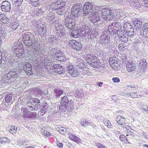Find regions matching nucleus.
<instances>
[{
  "label": "nucleus",
  "mask_w": 148,
  "mask_h": 148,
  "mask_svg": "<svg viewBox=\"0 0 148 148\" xmlns=\"http://www.w3.org/2000/svg\"><path fill=\"white\" fill-rule=\"evenodd\" d=\"M66 2L62 0L51 3L47 5V8L50 11H54L58 15H62L64 13Z\"/></svg>",
  "instance_id": "nucleus-1"
},
{
  "label": "nucleus",
  "mask_w": 148,
  "mask_h": 148,
  "mask_svg": "<svg viewBox=\"0 0 148 148\" xmlns=\"http://www.w3.org/2000/svg\"><path fill=\"white\" fill-rule=\"evenodd\" d=\"M32 48L34 50L31 59L32 61H34L37 63V59L40 58L43 53L44 50L41 46L40 43L37 40H34L33 43Z\"/></svg>",
  "instance_id": "nucleus-2"
},
{
  "label": "nucleus",
  "mask_w": 148,
  "mask_h": 148,
  "mask_svg": "<svg viewBox=\"0 0 148 148\" xmlns=\"http://www.w3.org/2000/svg\"><path fill=\"white\" fill-rule=\"evenodd\" d=\"M18 76L17 73L15 71H10L7 74L0 76V84L5 83H11L14 82Z\"/></svg>",
  "instance_id": "nucleus-3"
},
{
  "label": "nucleus",
  "mask_w": 148,
  "mask_h": 148,
  "mask_svg": "<svg viewBox=\"0 0 148 148\" xmlns=\"http://www.w3.org/2000/svg\"><path fill=\"white\" fill-rule=\"evenodd\" d=\"M110 33V35L113 36L116 34H118L123 33L121 23L119 22L112 23L105 27Z\"/></svg>",
  "instance_id": "nucleus-4"
},
{
  "label": "nucleus",
  "mask_w": 148,
  "mask_h": 148,
  "mask_svg": "<svg viewBox=\"0 0 148 148\" xmlns=\"http://www.w3.org/2000/svg\"><path fill=\"white\" fill-rule=\"evenodd\" d=\"M101 10L99 11V14H101L103 20L108 21L114 18L115 14L114 10L106 8Z\"/></svg>",
  "instance_id": "nucleus-5"
},
{
  "label": "nucleus",
  "mask_w": 148,
  "mask_h": 148,
  "mask_svg": "<svg viewBox=\"0 0 148 148\" xmlns=\"http://www.w3.org/2000/svg\"><path fill=\"white\" fill-rule=\"evenodd\" d=\"M49 53L52 58L56 60L62 62H64L66 60V58L62 52L57 48L52 49Z\"/></svg>",
  "instance_id": "nucleus-6"
},
{
  "label": "nucleus",
  "mask_w": 148,
  "mask_h": 148,
  "mask_svg": "<svg viewBox=\"0 0 148 148\" xmlns=\"http://www.w3.org/2000/svg\"><path fill=\"white\" fill-rule=\"evenodd\" d=\"M110 33L108 31L106 27L104 28L102 32V35H101L99 38V42L101 44L107 46L110 43Z\"/></svg>",
  "instance_id": "nucleus-7"
},
{
  "label": "nucleus",
  "mask_w": 148,
  "mask_h": 148,
  "mask_svg": "<svg viewBox=\"0 0 148 148\" xmlns=\"http://www.w3.org/2000/svg\"><path fill=\"white\" fill-rule=\"evenodd\" d=\"M85 59L86 62L94 68H98L101 65L99 60L97 57L92 54H87L85 57Z\"/></svg>",
  "instance_id": "nucleus-8"
},
{
  "label": "nucleus",
  "mask_w": 148,
  "mask_h": 148,
  "mask_svg": "<svg viewBox=\"0 0 148 148\" xmlns=\"http://www.w3.org/2000/svg\"><path fill=\"white\" fill-rule=\"evenodd\" d=\"M34 35L29 32H26L23 35L22 40L24 44L28 47L32 45L34 42Z\"/></svg>",
  "instance_id": "nucleus-9"
},
{
  "label": "nucleus",
  "mask_w": 148,
  "mask_h": 148,
  "mask_svg": "<svg viewBox=\"0 0 148 148\" xmlns=\"http://www.w3.org/2000/svg\"><path fill=\"white\" fill-rule=\"evenodd\" d=\"M29 102L27 105L31 111L37 110L40 107V100L37 99L32 98L30 99Z\"/></svg>",
  "instance_id": "nucleus-10"
},
{
  "label": "nucleus",
  "mask_w": 148,
  "mask_h": 148,
  "mask_svg": "<svg viewBox=\"0 0 148 148\" xmlns=\"http://www.w3.org/2000/svg\"><path fill=\"white\" fill-rule=\"evenodd\" d=\"M82 5L80 3L74 4L72 7L71 13L73 16L75 18L81 14L82 10Z\"/></svg>",
  "instance_id": "nucleus-11"
},
{
  "label": "nucleus",
  "mask_w": 148,
  "mask_h": 148,
  "mask_svg": "<svg viewBox=\"0 0 148 148\" xmlns=\"http://www.w3.org/2000/svg\"><path fill=\"white\" fill-rule=\"evenodd\" d=\"M61 102L58 103V105H55V108H57V110H59L63 112H65L66 111H68L67 108L66 103L67 101V97L66 96H64L60 100Z\"/></svg>",
  "instance_id": "nucleus-12"
},
{
  "label": "nucleus",
  "mask_w": 148,
  "mask_h": 148,
  "mask_svg": "<svg viewBox=\"0 0 148 148\" xmlns=\"http://www.w3.org/2000/svg\"><path fill=\"white\" fill-rule=\"evenodd\" d=\"M76 22L75 18H73L69 16L65 19L64 24L69 29H71L75 28Z\"/></svg>",
  "instance_id": "nucleus-13"
},
{
  "label": "nucleus",
  "mask_w": 148,
  "mask_h": 148,
  "mask_svg": "<svg viewBox=\"0 0 148 148\" xmlns=\"http://www.w3.org/2000/svg\"><path fill=\"white\" fill-rule=\"evenodd\" d=\"M124 31L131 38H133L135 36L134 29L132 25L130 23H126L123 25V27Z\"/></svg>",
  "instance_id": "nucleus-14"
},
{
  "label": "nucleus",
  "mask_w": 148,
  "mask_h": 148,
  "mask_svg": "<svg viewBox=\"0 0 148 148\" xmlns=\"http://www.w3.org/2000/svg\"><path fill=\"white\" fill-rule=\"evenodd\" d=\"M58 26H55L56 35V38L61 37L64 36L65 34L66 31L64 29L63 26L61 24H59L57 25Z\"/></svg>",
  "instance_id": "nucleus-15"
},
{
  "label": "nucleus",
  "mask_w": 148,
  "mask_h": 148,
  "mask_svg": "<svg viewBox=\"0 0 148 148\" xmlns=\"http://www.w3.org/2000/svg\"><path fill=\"white\" fill-rule=\"evenodd\" d=\"M35 26L37 29V31L42 38H44L47 35V32L46 26L42 25H39L36 23Z\"/></svg>",
  "instance_id": "nucleus-16"
},
{
  "label": "nucleus",
  "mask_w": 148,
  "mask_h": 148,
  "mask_svg": "<svg viewBox=\"0 0 148 148\" xmlns=\"http://www.w3.org/2000/svg\"><path fill=\"white\" fill-rule=\"evenodd\" d=\"M69 45L72 49H76L78 51L80 50L82 48L81 44L78 41L74 40L69 41Z\"/></svg>",
  "instance_id": "nucleus-17"
},
{
  "label": "nucleus",
  "mask_w": 148,
  "mask_h": 148,
  "mask_svg": "<svg viewBox=\"0 0 148 148\" xmlns=\"http://www.w3.org/2000/svg\"><path fill=\"white\" fill-rule=\"evenodd\" d=\"M77 29L79 36L83 37L85 36L90 30L89 27L85 25L77 28Z\"/></svg>",
  "instance_id": "nucleus-18"
},
{
  "label": "nucleus",
  "mask_w": 148,
  "mask_h": 148,
  "mask_svg": "<svg viewBox=\"0 0 148 148\" xmlns=\"http://www.w3.org/2000/svg\"><path fill=\"white\" fill-rule=\"evenodd\" d=\"M47 18L50 24H54L55 26H58L57 25L60 24L59 23V21L57 19H55V14L53 13L50 12L48 14Z\"/></svg>",
  "instance_id": "nucleus-19"
},
{
  "label": "nucleus",
  "mask_w": 148,
  "mask_h": 148,
  "mask_svg": "<svg viewBox=\"0 0 148 148\" xmlns=\"http://www.w3.org/2000/svg\"><path fill=\"white\" fill-rule=\"evenodd\" d=\"M92 6L90 2L86 3L84 5L83 10L84 14L88 15L90 12H93L92 10Z\"/></svg>",
  "instance_id": "nucleus-20"
},
{
  "label": "nucleus",
  "mask_w": 148,
  "mask_h": 148,
  "mask_svg": "<svg viewBox=\"0 0 148 148\" xmlns=\"http://www.w3.org/2000/svg\"><path fill=\"white\" fill-rule=\"evenodd\" d=\"M22 65L23 69L28 75H31L32 74V66L29 63L26 62L25 64H22Z\"/></svg>",
  "instance_id": "nucleus-21"
},
{
  "label": "nucleus",
  "mask_w": 148,
  "mask_h": 148,
  "mask_svg": "<svg viewBox=\"0 0 148 148\" xmlns=\"http://www.w3.org/2000/svg\"><path fill=\"white\" fill-rule=\"evenodd\" d=\"M1 8L3 11L8 12L11 9L10 4L7 1H3L1 4Z\"/></svg>",
  "instance_id": "nucleus-22"
},
{
  "label": "nucleus",
  "mask_w": 148,
  "mask_h": 148,
  "mask_svg": "<svg viewBox=\"0 0 148 148\" xmlns=\"http://www.w3.org/2000/svg\"><path fill=\"white\" fill-rule=\"evenodd\" d=\"M52 68L55 72L59 74H62L64 72L63 67L59 64H55L53 65Z\"/></svg>",
  "instance_id": "nucleus-23"
},
{
  "label": "nucleus",
  "mask_w": 148,
  "mask_h": 148,
  "mask_svg": "<svg viewBox=\"0 0 148 148\" xmlns=\"http://www.w3.org/2000/svg\"><path fill=\"white\" fill-rule=\"evenodd\" d=\"M140 34L146 38H148V23L143 25L142 29L140 31Z\"/></svg>",
  "instance_id": "nucleus-24"
},
{
  "label": "nucleus",
  "mask_w": 148,
  "mask_h": 148,
  "mask_svg": "<svg viewBox=\"0 0 148 148\" xmlns=\"http://www.w3.org/2000/svg\"><path fill=\"white\" fill-rule=\"evenodd\" d=\"M82 62V61L81 59H79V60H78L76 58L74 59V64L78 68L82 69L85 67V65L83 64Z\"/></svg>",
  "instance_id": "nucleus-25"
},
{
  "label": "nucleus",
  "mask_w": 148,
  "mask_h": 148,
  "mask_svg": "<svg viewBox=\"0 0 148 148\" xmlns=\"http://www.w3.org/2000/svg\"><path fill=\"white\" fill-rule=\"evenodd\" d=\"M88 38L91 40H94L98 35V31L96 29H94L88 33Z\"/></svg>",
  "instance_id": "nucleus-26"
},
{
  "label": "nucleus",
  "mask_w": 148,
  "mask_h": 148,
  "mask_svg": "<svg viewBox=\"0 0 148 148\" xmlns=\"http://www.w3.org/2000/svg\"><path fill=\"white\" fill-rule=\"evenodd\" d=\"M91 15L92 17L91 19V22L93 23L94 25H96V22L99 20V16L98 14L96 12H92Z\"/></svg>",
  "instance_id": "nucleus-27"
},
{
  "label": "nucleus",
  "mask_w": 148,
  "mask_h": 148,
  "mask_svg": "<svg viewBox=\"0 0 148 148\" xmlns=\"http://www.w3.org/2000/svg\"><path fill=\"white\" fill-rule=\"evenodd\" d=\"M120 40L122 42L127 43L129 40V37L128 34H122V33L118 35Z\"/></svg>",
  "instance_id": "nucleus-28"
},
{
  "label": "nucleus",
  "mask_w": 148,
  "mask_h": 148,
  "mask_svg": "<svg viewBox=\"0 0 148 148\" xmlns=\"http://www.w3.org/2000/svg\"><path fill=\"white\" fill-rule=\"evenodd\" d=\"M23 48V46L21 41H18L16 42H15L13 46L12 47V49L13 51H14L15 50H18Z\"/></svg>",
  "instance_id": "nucleus-29"
},
{
  "label": "nucleus",
  "mask_w": 148,
  "mask_h": 148,
  "mask_svg": "<svg viewBox=\"0 0 148 148\" xmlns=\"http://www.w3.org/2000/svg\"><path fill=\"white\" fill-rule=\"evenodd\" d=\"M132 20L133 23L135 28L138 29L141 27L142 22L139 18H134Z\"/></svg>",
  "instance_id": "nucleus-30"
},
{
  "label": "nucleus",
  "mask_w": 148,
  "mask_h": 148,
  "mask_svg": "<svg viewBox=\"0 0 148 148\" xmlns=\"http://www.w3.org/2000/svg\"><path fill=\"white\" fill-rule=\"evenodd\" d=\"M20 24L17 21H16L10 23L9 28L12 31H14L19 27Z\"/></svg>",
  "instance_id": "nucleus-31"
},
{
  "label": "nucleus",
  "mask_w": 148,
  "mask_h": 148,
  "mask_svg": "<svg viewBox=\"0 0 148 148\" xmlns=\"http://www.w3.org/2000/svg\"><path fill=\"white\" fill-rule=\"evenodd\" d=\"M10 19L7 16L3 14H0V21L3 23L7 24L10 22Z\"/></svg>",
  "instance_id": "nucleus-32"
},
{
  "label": "nucleus",
  "mask_w": 148,
  "mask_h": 148,
  "mask_svg": "<svg viewBox=\"0 0 148 148\" xmlns=\"http://www.w3.org/2000/svg\"><path fill=\"white\" fill-rule=\"evenodd\" d=\"M123 130L125 131H126L129 134V135H130L133 136H134V132L135 131L132 129L130 127L127 125H125L123 127Z\"/></svg>",
  "instance_id": "nucleus-33"
},
{
  "label": "nucleus",
  "mask_w": 148,
  "mask_h": 148,
  "mask_svg": "<svg viewBox=\"0 0 148 148\" xmlns=\"http://www.w3.org/2000/svg\"><path fill=\"white\" fill-rule=\"evenodd\" d=\"M126 69L127 71L129 72H132L133 71H135V67L133 64L131 62H128L126 64Z\"/></svg>",
  "instance_id": "nucleus-34"
},
{
  "label": "nucleus",
  "mask_w": 148,
  "mask_h": 148,
  "mask_svg": "<svg viewBox=\"0 0 148 148\" xmlns=\"http://www.w3.org/2000/svg\"><path fill=\"white\" fill-rule=\"evenodd\" d=\"M125 18V15L124 12L122 11L117 12L116 13V15L115 16L114 18L121 20Z\"/></svg>",
  "instance_id": "nucleus-35"
},
{
  "label": "nucleus",
  "mask_w": 148,
  "mask_h": 148,
  "mask_svg": "<svg viewBox=\"0 0 148 148\" xmlns=\"http://www.w3.org/2000/svg\"><path fill=\"white\" fill-rule=\"evenodd\" d=\"M147 66V63L145 59H142L139 61V66L140 67L143 71H144L145 70Z\"/></svg>",
  "instance_id": "nucleus-36"
},
{
  "label": "nucleus",
  "mask_w": 148,
  "mask_h": 148,
  "mask_svg": "<svg viewBox=\"0 0 148 148\" xmlns=\"http://www.w3.org/2000/svg\"><path fill=\"white\" fill-rule=\"evenodd\" d=\"M69 138L70 140L74 141L77 143H80L81 142V139L79 137L71 134L69 133Z\"/></svg>",
  "instance_id": "nucleus-37"
},
{
  "label": "nucleus",
  "mask_w": 148,
  "mask_h": 148,
  "mask_svg": "<svg viewBox=\"0 0 148 148\" xmlns=\"http://www.w3.org/2000/svg\"><path fill=\"white\" fill-rule=\"evenodd\" d=\"M116 120L119 124L121 125H124L125 123V119L120 115L117 116Z\"/></svg>",
  "instance_id": "nucleus-38"
},
{
  "label": "nucleus",
  "mask_w": 148,
  "mask_h": 148,
  "mask_svg": "<svg viewBox=\"0 0 148 148\" xmlns=\"http://www.w3.org/2000/svg\"><path fill=\"white\" fill-rule=\"evenodd\" d=\"M49 106L46 103H45L40 108V111L41 113V116H43L44 114L46 113L48 111Z\"/></svg>",
  "instance_id": "nucleus-39"
},
{
  "label": "nucleus",
  "mask_w": 148,
  "mask_h": 148,
  "mask_svg": "<svg viewBox=\"0 0 148 148\" xmlns=\"http://www.w3.org/2000/svg\"><path fill=\"white\" fill-rule=\"evenodd\" d=\"M21 112L23 114V116L24 118H28L30 117V112L26 108L22 107L21 109Z\"/></svg>",
  "instance_id": "nucleus-40"
},
{
  "label": "nucleus",
  "mask_w": 148,
  "mask_h": 148,
  "mask_svg": "<svg viewBox=\"0 0 148 148\" xmlns=\"http://www.w3.org/2000/svg\"><path fill=\"white\" fill-rule=\"evenodd\" d=\"M66 102H66V106L67 111H70L74 108V103L72 100L68 101L67 98V101Z\"/></svg>",
  "instance_id": "nucleus-41"
},
{
  "label": "nucleus",
  "mask_w": 148,
  "mask_h": 148,
  "mask_svg": "<svg viewBox=\"0 0 148 148\" xmlns=\"http://www.w3.org/2000/svg\"><path fill=\"white\" fill-rule=\"evenodd\" d=\"M114 57L110 58L109 60V62L110 66L112 69L114 68L115 66H117V62L115 60Z\"/></svg>",
  "instance_id": "nucleus-42"
},
{
  "label": "nucleus",
  "mask_w": 148,
  "mask_h": 148,
  "mask_svg": "<svg viewBox=\"0 0 148 148\" xmlns=\"http://www.w3.org/2000/svg\"><path fill=\"white\" fill-rule=\"evenodd\" d=\"M14 54L16 56L18 57H19L21 56H22L24 52V48L21 49L19 50L18 51V50H14L13 51Z\"/></svg>",
  "instance_id": "nucleus-43"
},
{
  "label": "nucleus",
  "mask_w": 148,
  "mask_h": 148,
  "mask_svg": "<svg viewBox=\"0 0 148 148\" xmlns=\"http://www.w3.org/2000/svg\"><path fill=\"white\" fill-rule=\"evenodd\" d=\"M51 60L48 57H46L44 59V65L46 69H48L51 65Z\"/></svg>",
  "instance_id": "nucleus-44"
},
{
  "label": "nucleus",
  "mask_w": 148,
  "mask_h": 148,
  "mask_svg": "<svg viewBox=\"0 0 148 148\" xmlns=\"http://www.w3.org/2000/svg\"><path fill=\"white\" fill-rule=\"evenodd\" d=\"M74 94L76 97H80L82 98L84 96L83 92L82 90L75 91Z\"/></svg>",
  "instance_id": "nucleus-45"
},
{
  "label": "nucleus",
  "mask_w": 148,
  "mask_h": 148,
  "mask_svg": "<svg viewBox=\"0 0 148 148\" xmlns=\"http://www.w3.org/2000/svg\"><path fill=\"white\" fill-rule=\"evenodd\" d=\"M70 35L71 37L74 38H77L79 36V34L78 33L77 28L76 29V31L73 30L70 34Z\"/></svg>",
  "instance_id": "nucleus-46"
},
{
  "label": "nucleus",
  "mask_w": 148,
  "mask_h": 148,
  "mask_svg": "<svg viewBox=\"0 0 148 148\" xmlns=\"http://www.w3.org/2000/svg\"><path fill=\"white\" fill-rule=\"evenodd\" d=\"M54 93L55 96L57 98L59 97L62 94L63 91L62 90L55 89L54 90Z\"/></svg>",
  "instance_id": "nucleus-47"
},
{
  "label": "nucleus",
  "mask_w": 148,
  "mask_h": 148,
  "mask_svg": "<svg viewBox=\"0 0 148 148\" xmlns=\"http://www.w3.org/2000/svg\"><path fill=\"white\" fill-rule=\"evenodd\" d=\"M12 98V95L11 94L8 93L5 95V101L9 103L11 101Z\"/></svg>",
  "instance_id": "nucleus-48"
},
{
  "label": "nucleus",
  "mask_w": 148,
  "mask_h": 148,
  "mask_svg": "<svg viewBox=\"0 0 148 148\" xmlns=\"http://www.w3.org/2000/svg\"><path fill=\"white\" fill-rule=\"evenodd\" d=\"M34 91L36 95L39 94L42 96L44 94V92L41 90V89L40 88V87H39L34 89Z\"/></svg>",
  "instance_id": "nucleus-49"
},
{
  "label": "nucleus",
  "mask_w": 148,
  "mask_h": 148,
  "mask_svg": "<svg viewBox=\"0 0 148 148\" xmlns=\"http://www.w3.org/2000/svg\"><path fill=\"white\" fill-rule=\"evenodd\" d=\"M33 11L34 12V14L37 16H40L44 13V12L41 10L40 8L35 9Z\"/></svg>",
  "instance_id": "nucleus-50"
},
{
  "label": "nucleus",
  "mask_w": 148,
  "mask_h": 148,
  "mask_svg": "<svg viewBox=\"0 0 148 148\" xmlns=\"http://www.w3.org/2000/svg\"><path fill=\"white\" fill-rule=\"evenodd\" d=\"M119 138L124 143H130L128 141L127 138L124 135H121L120 136Z\"/></svg>",
  "instance_id": "nucleus-51"
},
{
  "label": "nucleus",
  "mask_w": 148,
  "mask_h": 148,
  "mask_svg": "<svg viewBox=\"0 0 148 148\" xmlns=\"http://www.w3.org/2000/svg\"><path fill=\"white\" fill-rule=\"evenodd\" d=\"M39 0H30L29 3L33 6L38 7L39 5Z\"/></svg>",
  "instance_id": "nucleus-52"
},
{
  "label": "nucleus",
  "mask_w": 148,
  "mask_h": 148,
  "mask_svg": "<svg viewBox=\"0 0 148 148\" xmlns=\"http://www.w3.org/2000/svg\"><path fill=\"white\" fill-rule=\"evenodd\" d=\"M118 49L119 51H123L126 49V46L123 43H121L119 45Z\"/></svg>",
  "instance_id": "nucleus-53"
},
{
  "label": "nucleus",
  "mask_w": 148,
  "mask_h": 148,
  "mask_svg": "<svg viewBox=\"0 0 148 148\" xmlns=\"http://www.w3.org/2000/svg\"><path fill=\"white\" fill-rule=\"evenodd\" d=\"M104 123L105 125L108 128H112L113 127L110 121L108 120H105Z\"/></svg>",
  "instance_id": "nucleus-54"
},
{
  "label": "nucleus",
  "mask_w": 148,
  "mask_h": 148,
  "mask_svg": "<svg viewBox=\"0 0 148 148\" xmlns=\"http://www.w3.org/2000/svg\"><path fill=\"white\" fill-rule=\"evenodd\" d=\"M80 124L83 127H87L88 125H90V122H88L87 120H85L83 121H81L80 122Z\"/></svg>",
  "instance_id": "nucleus-55"
},
{
  "label": "nucleus",
  "mask_w": 148,
  "mask_h": 148,
  "mask_svg": "<svg viewBox=\"0 0 148 148\" xmlns=\"http://www.w3.org/2000/svg\"><path fill=\"white\" fill-rule=\"evenodd\" d=\"M139 92H132L130 93V96L132 98H136L138 97V95H139Z\"/></svg>",
  "instance_id": "nucleus-56"
},
{
  "label": "nucleus",
  "mask_w": 148,
  "mask_h": 148,
  "mask_svg": "<svg viewBox=\"0 0 148 148\" xmlns=\"http://www.w3.org/2000/svg\"><path fill=\"white\" fill-rule=\"evenodd\" d=\"M17 127L15 126H12L9 130L10 132L12 134L15 133L16 131Z\"/></svg>",
  "instance_id": "nucleus-57"
},
{
  "label": "nucleus",
  "mask_w": 148,
  "mask_h": 148,
  "mask_svg": "<svg viewBox=\"0 0 148 148\" xmlns=\"http://www.w3.org/2000/svg\"><path fill=\"white\" fill-rule=\"evenodd\" d=\"M70 74L73 77H76L78 75V72L77 69H75L71 72Z\"/></svg>",
  "instance_id": "nucleus-58"
},
{
  "label": "nucleus",
  "mask_w": 148,
  "mask_h": 148,
  "mask_svg": "<svg viewBox=\"0 0 148 148\" xmlns=\"http://www.w3.org/2000/svg\"><path fill=\"white\" fill-rule=\"evenodd\" d=\"M75 69L74 68L73 65L70 64L68 65L67 68V71L69 73H70L73 70Z\"/></svg>",
  "instance_id": "nucleus-59"
},
{
  "label": "nucleus",
  "mask_w": 148,
  "mask_h": 148,
  "mask_svg": "<svg viewBox=\"0 0 148 148\" xmlns=\"http://www.w3.org/2000/svg\"><path fill=\"white\" fill-rule=\"evenodd\" d=\"M140 3L138 2V1L137 0L136 3L135 2V3L133 4L132 7L136 9H138L140 7Z\"/></svg>",
  "instance_id": "nucleus-60"
},
{
  "label": "nucleus",
  "mask_w": 148,
  "mask_h": 148,
  "mask_svg": "<svg viewBox=\"0 0 148 148\" xmlns=\"http://www.w3.org/2000/svg\"><path fill=\"white\" fill-rule=\"evenodd\" d=\"M8 139L5 137H2L0 138V141L1 143L3 144L8 141Z\"/></svg>",
  "instance_id": "nucleus-61"
},
{
  "label": "nucleus",
  "mask_w": 148,
  "mask_h": 148,
  "mask_svg": "<svg viewBox=\"0 0 148 148\" xmlns=\"http://www.w3.org/2000/svg\"><path fill=\"white\" fill-rule=\"evenodd\" d=\"M29 114L30 117L29 118L35 119L37 116V114L35 112H30Z\"/></svg>",
  "instance_id": "nucleus-62"
},
{
  "label": "nucleus",
  "mask_w": 148,
  "mask_h": 148,
  "mask_svg": "<svg viewBox=\"0 0 148 148\" xmlns=\"http://www.w3.org/2000/svg\"><path fill=\"white\" fill-rule=\"evenodd\" d=\"M66 130V129L64 127H62L60 128L58 130V132L61 134H64Z\"/></svg>",
  "instance_id": "nucleus-63"
},
{
  "label": "nucleus",
  "mask_w": 148,
  "mask_h": 148,
  "mask_svg": "<svg viewBox=\"0 0 148 148\" xmlns=\"http://www.w3.org/2000/svg\"><path fill=\"white\" fill-rule=\"evenodd\" d=\"M137 0H127V3H128L130 5L132 6L133 4L136 3Z\"/></svg>",
  "instance_id": "nucleus-64"
}]
</instances>
